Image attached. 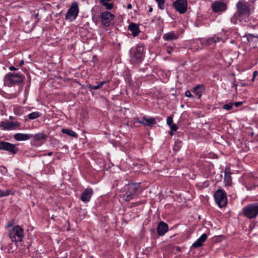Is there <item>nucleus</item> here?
<instances>
[{
    "mask_svg": "<svg viewBox=\"0 0 258 258\" xmlns=\"http://www.w3.org/2000/svg\"><path fill=\"white\" fill-rule=\"evenodd\" d=\"M32 138L36 141H41L47 138V136L43 133H39L34 135L32 134Z\"/></svg>",
    "mask_w": 258,
    "mask_h": 258,
    "instance_id": "24",
    "label": "nucleus"
},
{
    "mask_svg": "<svg viewBox=\"0 0 258 258\" xmlns=\"http://www.w3.org/2000/svg\"><path fill=\"white\" fill-rule=\"evenodd\" d=\"M224 172V182L226 186H230L232 184V178L230 168H226Z\"/></svg>",
    "mask_w": 258,
    "mask_h": 258,
    "instance_id": "19",
    "label": "nucleus"
},
{
    "mask_svg": "<svg viewBox=\"0 0 258 258\" xmlns=\"http://www.w3.org/2000/svg\"><path fill=\"white\" fill-rule=\"evenodd\" d=\"M140 183H128L127 185L125 186V189L127 192L135 197L138 189L140 187Z\"/></svg>",
    "mask_w": 258,
    "mask_h": 258,
    "instance_id": "15",
    "label": "nucleus"
},
{
    "mask_svg": "<svg viewBox=\"0 0 258 258\" xmlns=\"http://www.w3.org/2000/svg\"><path fill=\"white\" fill-rule=\"evenodd\" d=\"M173 131H172H172H170L169 132V134L170 135H171V136H172V135H173Z\"/></svg>",
    "mask_w": 258,
    "mask_h": 258,
    "instance_id": "47",
    "label": "nucleus"
},
{
    "mask_svg": "<svg viewBox=\"0 0 258 258\" xmlns=\"http://www.w3.org/2000/svg\"><path fill=\"white\" fill-rule=\"evenodd\" d=\"M170 128L173 131H176L178 129L177 126L176 124L173 123L170 125Z\"/></svg>",
    "mask_w": 258,
    "mask_h": 258,
    "instance_id": "37",
    "label": "nucleus"
},
{
    "mask_svg": "<svg viewBox=\"0 0 258 258\" xmlns=\"http://www.w3.org/2000/svg\"><path fill=\"white\" fill-rule=\"evenodd\" d=\"M163 38L166 41H171L177 39L178 38V35L175 34L174 32L171 31L164 34Z\"/></svg>",
    "mask_w": 258,
    "mask_h": 258,
    "instance_id": "21",
    "label": "nucleus"
},
{
    "mask_svg": "<svg viewBox=\"0 0 258 258\" xmlns=\"http://www.w3.org/2000/svg\"><path fill=\"white\" fill-rule=\"evenodd\" d=\"M128 29L132 32V35L134 37L137 36L140 32L139 25L133 22H132L129 24Z\"/></svg>",
    "mask_w": 258,
    "mask_h": 258,
    "instance_id": "17",
    "label": "nucleus"
},
{
    "mask_svg": "<svg viewBox=\"0 0 258 258\" xmlns=\"http://www.w3.org/2000/svg\"><path fill=\"white\" fill-rule=\"evenodd\" d=\"M205 87L203 85H198L193 88V92L198 96L199 99L202 95V92L204 90Z\"/></svg>",
    "mask_w": 258,
    "mask_h": 258,
    "instance_id": "22",
    "label": "nucleus"
},
{
    "mask_svg": "<svg viewBox=\"0 0 258 258\" xmlns=\"http://www.w3.org/2000/svg\"><path fill=\"white\" fill-rule=\"evenodd\" d=\"M115 18L114 15L108 11L102 12L100 15L101 23L105 27H108L110 25L111 21Z\"/></svg>",
    "mask_w": 258,
    "mask_h": 258,
    "instance_id": "9",
    "label": "nucleus"
},
{
    "mask_svg": "<svg viewBox=\"0 0 258 258\" xmlns=\"http://www.w3.org/2000/svg\"><path fill=\"white\" fill-rule=\"evenodd\" d=\"M21 123L20 122L2 121L0 123V128L2 130H21Z\"/></svg>",
    "mask_w": 258,
    "mask_h": 258,
    "instance_id": "8",
    "label": "nucleus"
},
{
    "mask_svg": "<svg viewBox=\"0 0 258 258\" xmlns=\"http://www.w3.org/2000/svg\"><path fill=\"white\" fill-rule=\"evenodd\" d=\"M257 71H254L253 73V78H255V77L257 76Z\"/></svg>",
    "mask_w": 258,
    "mask_h": 258,
    "instance_id": "44",
    "label": "nucleus"
},
{
    "mask_svg": "<svg viewBox=\"0 0 258 258\" xmlns=\"http://www.w3.org/2000/svg\"><path fill=\"white\" fill-rule=\"evenodd\" d=\"M39 16V14L37 13L34 15V17L35 19H38Z\"/></svg>",
    "mask_w": 258,
    "mask_h": 258,
    "instance_id": "46",
    "label": "nucleus"
},
{
    "mask_svg": "<svg viewBox=\"0 0 258 258\" xmlns=\"http://www.w3.org/2000/svg\"><path fill=\"white\" fill-rule=\"evenodd\" d=\"M122 197L123 200L125 202L130 201L134 198V196L132 195L131 194H129L127 191H126V193L122 196Z\"/></svg>",
    "mask_w": 258,
    "mask_h": 258,
    "instance_id": "29",
    "label": "nucleus"
},
{
    "mask_svg": "<svg viewBox=\"0 0 258 258\" xmlns=\"http://www.w3.org/2000/svg\"><path fill=\"white\" fill-rule=\"evenodd\" d=\"M173 122V118L172 116H168L167 118V124L170 126V125H171Z\"/></svg>",
    "mask_w": 258,
    "mask_h": 258,
    "instance_id": "35",
    "label": "nucleus"
},
{
    "mask_svg": "<svg viewBox=\"0 0 258 258\" xmlns=\"http://www.w3.org/2000/svg\"><path fill=\"white\" fill-rule=\"evenodd\" d=\"M157 231V233L159 236H164L165 234L168 231V224L163 221L160 222L158 224Z\"/></svg>",
    "mask_w": 258,
    "mask_h": 258,
    "instance_id": "16",
    "label": "nucleus"
},
{
    "mask_svg": "<svg viewBox=\"0 0 258 258\" xmlns=\"http://www.w3.org/2000/svg\"><path fill=\"white\" fill-rule=\"evenodd\" d=\"M243 104V102H236L233 104L234 106L236 107H238L240 106H241Z\"/></svg>",
    "mask_w": 258,
    "mask_h": 258,
    "instance_id": "39",
    "label": "nucleus"
},
{
    "mask_svg": "<svg viewBox=\"0 0 258 258\" xmlns=\"http://www.w3.org/2000/svg\"><path fill=\"white\" fill-rule=\"evenodd\" d=\"M11 190L7 189L5 190H0V198L8 196L12 194Z\"/></svg>",
    "mask_w": 258,
    "mask_h": 258,
    "instance_id": "31",
    "label": "nucleus"
},
{
    "mask_svg": "<svg viewBox=\"0 0 258 258\" xmlns=\"http://www.w3.org/2000/svg\"><path fill=\"white\" fill-rule=\"evenodd\" d=\"M14 113L16 115L20 116L23 114L22 108L18 107L14 108Z\"/></svg>",
    "mask_w": 258,
    "mask_h": 258,
    "instance_id": "33",
    "label": "nucleus"
},
{
    "mask_svg": "<svg viewBox=\"0 0 258 258\" xmlns=\"http://www.w3.org/2000/svg\"><path fill=\"white\" fill-rule=\"evenodd\" d=\"M221 39V38L215 35L212 37H209L205 39H203L201 40V43L202 45L208 46L219 42Z\"/></svg>",
    "mask_w": 258,
    "mask_h": 258,
    "instance_id": "14",
    "label": "nucleus"
},
{
    "mask_svg": "<svg viewBox=\"0 0 258 258\" xmlns=\"http://www.w3.org/2000/svg\"><path fill=\"white\" fill-rule=\"evenodd\" d=\"M9 70L10 71H16L18 70V69L16 68L14 66H11L10 68H9Z\"/></svg>",
    "mask_w": 258,
    "mask_h": 258,
    "instance_id": "42",
    "label": "nucleus"
},
{
    "mask_svg": "<svg viewBox=\"0 0 258 258\" xmlns=\"http://www.w3.org/2000/svg\"><path fill=\"white\" fill-rule=\"evenodd\" d=\"M12 225V223H9L7 225L8 227H10Z\"/></svg>",
    "mask_w": 258,
    "mask_h": 258,
    "instance_id": "51",
    "label": "nucleus"
},
{
    "mask_svg": "<svg viewBox=\"0 0 258 258\" xmlns=\"http://www.w3.org/2000/svg\"><path fill=\"white\" fill-rule=\"evenodd\" d=\"M173 6L179 14H184L187 11V2L186 0H176Z\"/></svg>",
    "mask_w": 258,
    "mask_h": 258,
    "instance_id": "10",
    "label": "nucleus"
},
{
    "mask_svg": "<svg viewBox=\"0 0 258 258\" xmlns=\"http://www.w3.org/2000/svg\"><path fill=\"white\" fill-rule=\"evenodd\" d=\"M9 236L13 241H22L24 237L23 229L19 225L15 226L12 230H10Z\"/></svg>",
    "mask_w": 258,
    "mask_h": 258,
    "instance_id": "5",
    "label": "nucleus"
},
{
    "mask_svg": "<svg viewBox=\"0 0 258 258\" xmlns=\"http://www.w3.org/2000/svg\"><path fill=\"white\" fill-rule=\"evenodd\" d=\"M111 0H99V3L103 6H104L105 9L107 10H110L113 8V4L109 3Z\"/></svg>",
    "mask_w": 258,
    "mask_h": 258,
    "instance_id": "25",
    "label": "nucleus"
},
{
    "mask_svg": "<svg viewBox=\"0 0 258 258\" xmlns=\"http://www.w3.org/2000/svg\"><path fill=\"white\" fill-rule=\"evenodd\" d=\"M149 12L151 13L153 11V8L152 7H150L149 9Z\"/></svg>",
    "mask_w": 258,
    "mask_h": 258,
    "instance_id": "48",
    "label": "nucleus"
},
{
    "mask_svg": "<svg viewBox=\"0 0 258 258\" xmlns=\"http://www.w3.org/2000/svg\"><path fill=\"white\" fill-rule=\"evenodd\" d=\"M93 194L92 188L90 187H87L82 193L80 200L84 203H87L90 201Z\"/></svg>",
    "mask_w": 258,
    "mask_h": 258,
    "instance_id": "13",
    "label": "nucleus"
},
{
    "mask_svg": "<svg viewBox=\"0 0 258 258\" xmlns=\"http://www.w3.org/2000/svg\"><path fill=\"white\" fill-rule=\"evenodd\" d=\"M216 203L220 208L225 207L227 203L226 192L221 189H218L214 194Z\"/></svg>",
    "mask_w": 258,
    "mask_h": 258,
    "instance_id": "7",
    "label": "nucleus"
},
{
    "mask_svg": "<svg viewBox=\"0 0 258 258\" xmlns=\"http://www.w3.org/2000/svg\"><path fill=\"white\" fill-rule=\"evenodd\" d=\"M52 155V152H49L48 153H47L46 154H45V155H47V156H50Z\"/></svg>",
    "mask_w": 258,
    "mask_h": 258,
    "instance_id": "45",
    "label": "nucleus"
},
{
    "mask_svg": "<svg viewBox=\"0 0 258 258\" xmlns=\"http://www.w3.org/2000/svg\"><path fill=\"white\" fill-rule=\"evenodd\" d=\"M25 76L20 72L9 73L5 76L6 79L11 84H18L23 82Z\"/></svg>",
    "mask_w": 258,
    "mask_h": 258,
    "instance_id": "6",
    "label": "nucleus"
},
{
    "mask_svg": "<svg viewBox=\"0 0 258 258\" xmlns=\"http://www.w3.org/2000/svg\"><path fill=\"white\" fill-rule=\"evenodd\" d=\"M14 117H13V116H10L9 117V119H10L13 120V119H14Z\"/></svg>",
    "mask_w": 258,
    "mask_h": 258,
    "instance_id": "50",
    "label": "nucleus"
},
{
    "mask_svg": "<svg viewBox=\"0 0 258 258\" xmlns=\"http://www.w3.org/2000/svg\"><path fill=\"white\" fill-rule=\"evenodd\" d=\"M0 150L8 151L12 154H15L18 152L19 149L15 145L9 142L0 141Z\"/></svg>",
    "mask_w": 258,
    "mask_h": 258,
    "instance_id": "11",
    "label": "nucleus"
},
{
    "mask_svg": "<svg viewBox=\"0 0 258 258\" xmlns=\"http://www.w3.org/2000/svg\"><path fill=\"white\" fill-rule=\"evenodd\" d=\"M254 79H255V78H253H253H252V79H251V81H253L254 80Z\"/></svg>",
    "mask_w": 258,
    "mask_h": 258,
    "instance_id": "52",
    "label": "nucleus"
},
{
    "mask_svg": "<svg viewBox=\"0 0 258 258\" xmlns=\"http://www.w3.org/2000/svg\"><path fill=\"white\" fill-rule=\"evenodd\" d=\"M105 81H102L98 83L97 85L90 86V89L92 90H98L103 86L106 83Z\"/></svg>",
    "mask_w": 258,
    "mask_h": 258,
    "instance_id": "30",
    "label": "nucleus"
},
{
    "mask_svg": "<svg viewBox=\"0 0 258 258\" xmlns=\"http://www.w3.org/2000/svg\"><path fill=\"white\" fill-rule=\"evenodd\" d=\"M236 9L233 18L236 20L244 17L248 18L253 12L252 6L244 0L239 1L236 3Z\"/></svg>",
    "mask_w": 258,
    "mask_h": 258,
    "instance_id": "1",
    "label": "nucleus"
},
{
    "mask_svg": "<svg viewBox=\"0 0 258 258\" xmlns=\"http://www.w3.org/2000/svg\"><path fill=\"white\" fill-rule=\"evenodd\" d=\"M132 8V5L131 4H128L127 5V9H131Z\"/></svg>",
    "mask_w": 258,
    "mask_h": 258,
    "instance_id": "43",
    "label": "nucleus"
},
{
    "mask_svg": "<svg viewBox=\"0 0 258 258\" xmlns=\"http://www.w3.org/2000/svg\"><path fill=\"white\" fill-rule=\"evenodd\" d=\"M134 119L135 120L134 121V123H139L142 124L143 125H144L145 120L144 119H143V117L142 118V120H139L138 118H137V119L135 118Z\"/></svg>",
    "mask_w": 258,
    "mask_h": 258,
    "instance_id": "36",
    "label": "nucleus"
},
{
    "mask_svg": "<svg viewBox=\"0 0 258 258\" xmlns=\"http://www.w3.org/2000/svg\"><path fill=\"white\" fill-rule=\"evenodd\" d=\"M61 133L64 134H67L70 137H72L74 138H77L78 135L74 131L68 129V128H62L61 130Z\"/></svg>",
    "mask_w": 258,
    "mask_h": 258,
    "instance_id": "27",
    "label": "nucleus"
},
{
    "mask_svg": "<svg viewBox=\"0 0 258 258\" xmlns=\"http://www.w3.org/2000/svg\"><path fill=\"white\" fill-rule=\"evenodd\" d=\"M185 96H186L187 97H190V98L194 97V96L191 95L190 92L189 90H187L185 91Z\"/></svg>",
    "mask_w": 258,
    "mask_h": 258,
    "instance_id": "38",
    "label": "nucleus"
},
{
    "mask_svg": "<svg viewBox=\"0 0 258 258\" xmlns=\"http://www.w3.org/2000/svg\"><path fill=\"white\" fill-rule=\"evenodd\" d=\"M243 215L247 218L251 219L258 216V203L249 204L242 209Z\"/></svg>",
    "mask_w": 258,
    "mask_h": 258,
    "instance_id": "3",
    "label": "nucleus"
},
{
    "mask_svg": "<svg viewBox=\"0 0 258 258\" xmlns=\"http://www.w3.org/2000/svg\"><path fill=\"white\" fill-rule=\"evenodd\" d=\"M32 134L17 133L14 135V138L17 141H27L32 138Z\"/></svg>",
    "mask_w": 258,
    "mask_h": 258,
    "instance_id": "18",
    "label": "nucleus"
},
{
    "mask_svg": "<svg viewBox=\"0 0 258 258\" xmlns=\"http://www.w3.org/2000/svg\"><path fill=\"white\" fill-rule=\"evenodd\" d=\"M244 37H246V39L249 42H258V35H255L252 34H247L245 35Z\"/></svg>",
    "mask_w": 258,
    "mask_h": 258,
    "instance_id": "26",
    "label": "nucleus"
},
{
    "mask_svg": "<svg viewBox=\"0 0 258 258\" xmlns=\"http://www.w3.org/2000/svg\"><path fill=\"white\" fill-rule=\"evenodd\" d=\"M211 8L214 12L220 13L227 10V5L223 2L215 1L212 4Z\"/></svg>",
    "mask_w": 258,
    "mask_h": 258,
    "instance_id": "12",
    "label": "nucleus"
},
{
    "mask_svg": "<svg viewBox=\"0 0 258 258\" xmlns=\"http://www.w3.org/2000/svg\"><path fill=\"white\" fill-rule=\"evenodd\" d=\"M157 3L159 8L163 10L165 7V0H155Z\"/></svg>",
    "mask_w": 258,
    "mask_h": 258,
    "instance_id": "32",
    "label": "nucleus"
},
{
    "mask_svg": "<svg viewBox=\"0 0 258 258\" xmlns=\"http://www.w3.org/2000/svg\"><path fill=\"white\" fill-rule=\"evenodd\" d=\"M180 147L177 145V144H175L173 149V150L174 151H178Z\"/></svg>",
    "mask_w": 258,
    "mask_h": 258,
    "instance_id": "41",
    "label": "nucleus"
},
{
    "mask_svg": "<svg viewBox=\"0 0 258 258\" xmlns=\"http://www.w3.org/2000/svg\"><path fill=\"white\" fill-rule=\"evenodd\" d=\"M23 64H24V61L22 60H21V62H20V66H22V65H23Z\"/></svg>",
    "mask_w": 258,
    "mask_h": 258,
    "instance_id": "49",
    "label": "nucleus"
},
{
    "mask_svg": "<svg viewBox=\"0 0 258 258\" xmlns=\"http://www.w3.org/2000/svg\"><path fill=\"white\" fill-rule=\"evenodd\" d=\"M172 47H170V46H168L167 47V49H166V51L168 53V54H171V51L172 50Z\"/></svg>",
    "mask_w": 258,
    "mask_h": 258,
    "instance_id": "40",
    "label": "nucleus"
},
{
    "mask_svg": "<svg viewBox=\"0 0 258 258\" xmlns=\"http://www.w3.org/2000/svg\"><path fill=\"white\" fill-rule=\"evenodd\" d=\"M143 119L145 120V126H151L156 123V120L154 117H148L146 116H144L143 117Z\"/></svg>",
    "mask_w": 258,
    "mask_h": 258,
    "instance_id": "23",
    "label": "nucleus"
},
{
    "mask_svg": "<svg viewBox=\"0 0 258 258\" xmlns=\"http://www.w3.org/2000/svg\"><path fill=\"white\" fill-rule=\"evenodd\" d=\"M207 239V235L203 233L192 245L194 248H198L202 246L203 243Z\"/></svg>",
    "mask_w": 258,
    "mask_h": 258,
    "instance_id": "20",
    "label": "nucleus"
},
{
    "mask_svg": "<svg viewBox=\"0 0 258 258\" xmlns=\"http://www.w3.org/2000/svg\"><path fill=\"white\" fill-rule=\"evenodd\" d=\"M41 113L39 112H33L28 114V118L30 119H34L40 116Z\"/></svg>",
    "mask_w": 258,
    "mask_h": 258,
    "instance_id": "28",
    "label": "nucleus"
},
{
    "mask_svg": "<svg viewBox=\"0 0 258 258\" xmlns=\"http://www.w3.org/2000/svg\"><path fill=\"white\" fill-rule=\"evenodd\" d=\"M79 13V8L77 2H74L68 10L66 15L65 20L73 22L76 20Z\"/></svg>",
    "mask_w": 258,
    "mask_h": 258,
    "instance_id": "4",
    "label": "nucleus"
},
{
    "mask_svg": "<svg viewBox=\"0 0 258 258\" xmlns=\"http://www.w3.org/2000/svg\"><path fill=\"white\" fill-rule=\"evenodd\" d=\"M232 107L233 104L232 103L224 104L223 106V108L227 110H231L232 108Z\"/></svg>",
    "mask_w": 258,
    "mask_h": 258,
    "instance_id": "34",
    "label": "nucleus"
},
{
    "mask_svg": "<svg viewBox=\"0 0 258 258\" xmlns=\"http://www.w3.org/2000/svg\"><path fill=\"white\" fill-rule=\"evenodd\" d=\"M129 53L132 63L138 64L142 62L144 57V49L142 45L137 44L132 47Z\"/></svg>",
    "mask_w": 258,
    "mask_h": 258,
    "instance_id": "2",
    "label": "nucleus"
}]
</instances>
